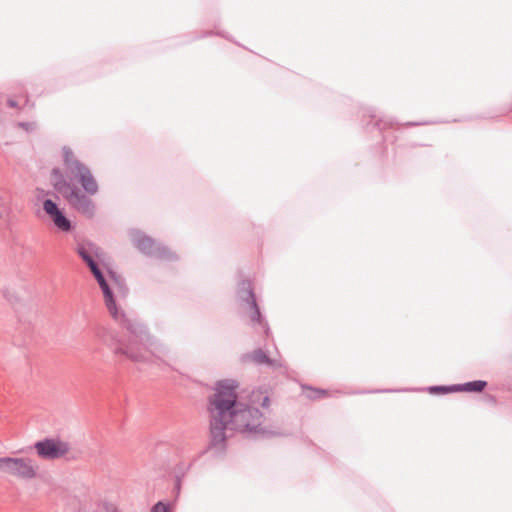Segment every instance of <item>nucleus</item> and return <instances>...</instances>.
Masks as SVG:
<instances>
[{
    "label": "nucleus",
    "instance_id": "obj_10",
    "mask_svg": "<svg viewBox=\"0 0 512 512\" xmlns=\"http://www.w3.org/2000/svg\"><path fill=\"white\" fill-rule=\"evenodd\" d=\"M43 210L58 230L62 232H70L72 230L71 221L52 199H45L43 201Z\"/></svg>",
    "mask_w": 512,
    "mask_h": 512
},
{
    "label": "nucleus",
    "instance_id": "obj_1",
    "mask_svg": "<svg viewBox=\"0 0 512 512\" xmlns=\"http://www.w3.org/2000/svg\"><path fill=\"white\" fill-rule=\"evenodd\" d=\"M237 383L226 379L216 383L215 392L208 399L209 443L204 452L214 457L222 456L227 448L228 431H236L247 437L265 435L263 414L246 403L239 402Z\"/></svg>",
    "mask_w": 512,
    "mask_h": 512
},
{
    "label": "nucleus",
    "instance_id": "obj_9",
    "mask_svg": "<svg viewBox=\"0 0 512 512\" xmlns=\"http://www.w3.org/2000/svg\"><path fill=\"white\" fill-rule=\"evenodd\" d=\"M76 251L81 259L89 267L90 271H94L96 268H98L99 265L97 260L103 262L106 256L104 250L91 241L78 244Z\"/></svg>",
    "mask_w": 512,
    "mask_h": 512
},
{
    "label": "nucleus",
    "instance_id": "obj_25",
    "mask_svg": "<svg viewBox=\"0 0 512 512\" xmlns=\"http://www.w3.org/2000/svg\"><path fill=\"white\" fill-rule=\"evenodd\" d=\"M370 117H371V118H376V117H377V115H376L375 113H373V114H370Z\"/></svg>",
    "mask_w": 512,
    "mask_h": 512
},
{
    "label": "nucleus",
    "instance_id": "obj_19",
    "mask_svg": "<svg viewBox=\"0 0 512 512\" xmlns=\"http://www.w3.org/2000/svg\"><path fill=\"white\" fill-rule=\"evenodd\" d=\"M18 126L21 127L22 129L26 130L27 132H30V131L34 130L35 123H32V122H19Z\"/></svg>",
    "mask_w": 512,
    "mask_h": 512
},
{
    "label": "nucleus",
    "instance_id": "obj_16",
    "mask_svg": "<svg viewBox=\"0 0 512 512\" xmlns=\"http://www.w3.org/2000/svg\"><path fill=\"white\" fill-rule=\"evenodd\" d=\"M309 391L311 393L308 394L307 397L310 399H320L327 393L326 390H322V389L309 388Z\"/></svg>",
    "mask_w": 512,
    "mask_h": 512
},
{
    "label": "nucleus",
    "instance_id": "obj_26",
    "mask_svg": "<svg viewBox=\"0 0 512 512\" xmlns=\"http://www.w3.org/2000/svg\"><path fill=\"white\" fill-rule=\"evenodd\" d=\"M420 123H409V125H412V126H415V125H419Z\"/></svg>",
    "mask_w": 512,
    "mask_h": 512
},
{
    "label": "nucleus",
    "instance_id": "obj_22",
    "mask_svg": "<svg viewBox=\"0 0 512 512\" xmlns=\"http://www.w3.org/2000/svg\"><path fill=\"white\" fill-rule=\"evenodd\" d=\"M7 103H8V105H9L10 107H12V108H15V107H17V106H18V105H17V102H16L15 100H12V99H9Z\"/></svg>",
    "mask_w": 512,
    "mask_h": 512
},
{
    "label": "nucleus",
    "instance_id": "obj_23",
    "mask_svg": "<svg viewBox=\"0 0 512 512\" xmlns=\"http://www.w3.org/2000/svg\"><path fill=\"white\" fill-rule=\"evenodd\" d=\"M382 119H379L377 122H376V126L379 128V129H382Z\"/></svg>",
    "mask_w": 512,
    "mask_h": 512
},
{
    "label": "nucleus",
    "instance_id": "obj_21",
    "mask_svg": "<svg viewBox=\"0 0 512 512\" xmlns=\"http://www.w3.org/2000/svg\"><path fill=\"white\" fill-rule=\"evenodd\" d=\"M181 481L182 479L175 478L174 491L176 492L177 495L180 493L181 490Z\"/></svg>",
    "mask_w": 512,
    "mask_h": 512
},
{
    "label": "nucleus",
    "instance_id": "obj_2",
    "mask_svg": "<svg viewBox=\"0 0 512 512\" xmlns=\"http://www.w3.org/2000/svg\"><path fill=\"white\" fill-rule=\"evenodd\" d=\"M63 160L66 174L71 180L76 179L86 193L71 185L59 168L52 170V184L54 189L61 194L69 205L77 212L93 218L96 211L94 201L88 195L97 194L99 187L90 169L80 162L69 147H63Z\"/></svg>",
    "mask_w": 512,
    "mask_h": 512
},
{
    "label": "nucleus",
    "instance_id": "obj_3",
    "mask_svg": "<svg viewBox=\"0 0 512 512\" xmlns=\"http://www.w3.org/2000/svg\"><path fill=\"white\" fill-rule=\"evenodd\" d=\"M144 329V335H135L126 327L125 329L130 333L127 343L122 342L118 334L111 328L99 326L95 330L96 337L106 346L113 348L115 355H124L134 362H148L149 355L158 360L164 361L165 357L169 355V349L163 343L157 341L151 336L146 327L135 319ZM121 327L124 328L118 321Z\"/></svg>",
    "mask_w": 512,
    "mask_h": 512
},
{
    "label": "nucleus",
    "instance_id": "obj_18",
    "mask_svg": "<svg viewBox=\"0 0 512 512\" xmlns=\"http://www.w3.org/2000/svg\"><path fill=\"white\" fill-rule=\"evenodd\" d=\"M151 512H168V507L163 502H157L153 507Z\"/></svg>",
    "mask_w": 512,
    "mask_h": 512
},
{
    "label": "nucleus",
    "instance_id": "obj_7",
    "mask_svg": "<svg viewBox=\"0 0 512 512\" xmlns=\"http://www.w3.org/2000/svg\"><path fill=\"white\" fill-rule=\"evenodd\" d=\"M37 466L29 458L0 457V472L21 479H32L36 476Z\"/></svg>",
    "mask_w": 512,
    "mask_h": 512
},
{
    "label": "nucleus",
    "instance_id": "obj_8",
    "mask_svg": "<svg viewBox=\"0 0 512 512\" xmlns=\"http://www.w3.org/2000/svg\"><path fill=\"white\" fill-rule=\"evenodd\" d=\"M37 455L44 460L64 457L70 451V444L59 438H45L34 444Z\"/></svg>",
    "mask_w": 512,
    "mask_h": 512
},
{
    "label": "nucleus",
    "instance_id": "obj_15",
    "mask_svg": "<svg viewBox=\"0 0 512 512\" xmlns=\"http://www.w3.org/2000/svg\"><path fill=\"white\" fill-rule=\"evenodd\" d=\"M98 512H119L117 507L109 502H103L99 505Z\"/></svg>",
    "mask_w": 512,
    "mask_h": 512
},
{
    "label": "nucleus",
    "instance_id": "obj_13",
    "mask_svg": "<svg viewBox=\"0 0 512 512\" xmlns=\"http://www.w3.org/2000/svg\"><path fill=\"white\" fill-rule=\"evenodd\" d=\"M429 393L431 394H447L451 392H456L455 384L454 385H436V386H430L427 388Z\"/></svg>",
    "mask_w": 512,
    "mask_h": 512
},
{
    "label": "nucleus",
    "instance_id": "obj_24",
    "mask_svg": "<svg viewBox=\"0 0 512 512\" xmlns=\"http://www.w3.org/2000/svg\"><path fill=\"white\" fill-rule=\"evenodd\" d=\"M6 213V209H0V217H3Z\"/></svg>",
    "mask_w": 512,
    "mask_h": 512
},
{
    "label": "nucleus",
    "instance_id": "obj_5",
    "mask_svg": "<svg viewBox=\"0 0 512 512\" xmlns=\"http://www.w3.org/2000/svg\"><path fill=\"white\" fill-rule=\"evenodd\" d=\"M129 236L133 245L146 256L164 261L177 260V255L168 247L147 236L142 231L133 229L129 232Z\"/></svg>",
    "mask_w": 512,
    "mask_h": 512
},
{
    "label": "nucleus",
    "instance_id": "obj_20",
    "mask_svg": "<svg viewBox=\"0 0 512 512\" xmlns=\"http://www.w3.org/2000/svg\"><path fill=\"white\" fill-rule=\"evenodd\" d=\"M109 277L111 278V280L117 284V285H120L121 284V278L116 275L115 272H112V271H109Z\"/></svg>",
    "mask_w": 512,
    "mask_h": 512
},
{
    "label": "nucleus",
    "instance_id": "obj_4",
    "mask_svg": "<svg viewBox=\"0 0 512 512\" xmlns=\"http://www.w3.org/2000/svg\"><path fill=\"white\" fill-rule=\"evenodd\" d=\"M91 273L93 274L94 278L96 279L98 285L100 286L103 292L105 305L111 316L114 318V320L118 321L121 325L126 327L133 334L137 336L144 335L145 333L143 327L136 320L128 317L125 313L118 311L112 289L108 284L100 267L96 268L94 271H91Z\"/></svg>",
    "mask_w": 512,
    "mask_h": 512
},
{
    "label": "nucleus",
    "instance_id": "obj_12",
    "mask_svg": "<svg viewBox=\"0 0 512 512\" xmlns=\"http://www.w3.org/2000/svg\"><path fill=\"white\" fill-rule=\"evenodd\" d=\"M487 386L484 380H475L463 384H455L456 392H482Z\"/></svg>",
    "mask_w": 512,
    "mask_h": 512
},
{
    "label": "nucleus",
    "instance_id": "obj_17",
    "mask_svg": "<svg viewBox=\"0 0 512 512\" xmlns=\"http://www.w3.org/2000/svg\"><path fill=\"white\" fill-rule=\"evenodd\" d=\"M255 398L262 399L261 406L263 408H267L269 406L270 399H269L268 395H263L262 393H259L258 395H253V399H252L253 402L255 401Z\"/></svg>",
    "mask_w": 512,
    "mask_h": 512
},
{
    "label": "nucleus",
    "instance_id": "obj_6",
    "mask_svg": "<svg viewBox=\"0 0 512 512\" xmlns=\"http://www.w3.org/2000/svg\"><path fill=\"white\" fill-rule=\"evenodd\" d=\"M237 299L240 305L250 312L249 316L252 325H259L263 327L265 334L268 335L270 328L260 312L250 280H242L238 284Z\"/></svg>",
    "mask_w": 512,
    "mask_h": 512
},
{
    "label": "nucleus",
    "instance_id": "obj_11",
    "mask_svg": "<svg viewBox=\"0 0 512 512\" xmlns=\"http://www.w3.org/2000/svg\"><path fill=\"white\" fill-rule=\"evenodd\" d=\"M245 358H248L259 365L266 364L273 368H279L282 366V363L279 360L271 359L261 348L254 350L250 354L246 355Z\"/></svg>",
    "mask_w": 512,
    "mask_h": 512
},
{
    "label": "nucleus",
    "instance_id": "obj_14",
    "mask_svg": "<svg viewBox=\"0 0 512 512\" xmlns=\"http://www.w3.org/2000/svg\"><path fill=\"white\" fill-rule=\"evenodd\" d=\"M190 467L191 464H186L184 462H180L179 464H177L173 470L174 478L183 479L187 472L189 471Z\"/></svg>",
    "mask_w": 512,
    "mask_h": 512
}]
</instances>
